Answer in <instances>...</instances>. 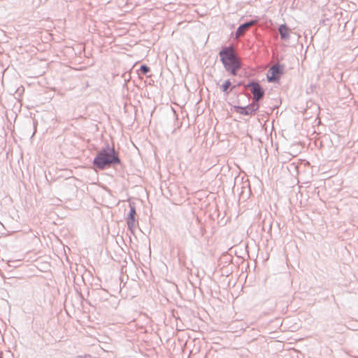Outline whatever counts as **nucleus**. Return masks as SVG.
Here are the masks:
<instances>
[{
  "instance_id": "obj_1",
  "label": "nucleus",
  "mask_w": 358,
  "mask_h": 358,
  "mask_svg": "<svg viewBox=\"0 0 358 358\" xmlns=\"http://www.w3.org/2000/svg\"><path fill=\"white\" fill-rule=\"evenodd\" d=\"M120 164L119 152L108 143H106L104 147L97 152L92 162L94 169L101 171L115 167Z\"/></svg>"
},
{
  "instance_id": "obj_2",
  "label": "nucleus",
  "mask_w": 358,
  "mask_h": 358,
  "mask_svg": "<svg viewBox=\"0 0 358 358\" xmlns=\"http://www.w3.org/2000/svg\"><path fill=\"white\" fill-rule=\"evenodd\" d=\"M219 56L225 70L231 76H237L238 71L242 68L243 64L234 46L222 47L219 52Z\"/></svg>"
},
{
  "instance_id": "obj_3",
  "label": "nucleus",
  "mask_w": 358,
  "mask_h": 358,
  "mask_svg": "<svg viewBox=\"0 0 358 358\" xmlns=\"http://www.w3.org/2000/svg\"><path fill=\"white\" fill-rule=\"evenodd\" d=\"M245 89L250 90L252 94V101L257 103H259L264 95L265 91L259 83L255 80H250L246 85H244Z\"/></svg>"
},
{
  "instance_id": "obj_4",
  "label": "nucleus",
  "mask_w": 358,
  "mask_h": 358,
  "mask_svg": "<svg viewBox=\"0 0 358 358\" xmlns=\"http://www.w3.org/2000/svg\"><path fill=\"white\" fill-rule=\"evenodd\" d=\"M284 65L279 63L273 65L266 74L268 82L278 83L281 76L284 73Z\"/></svg>"
},
{
  "instance_id": "obj_5",
  "label": "nucleus",
  "mask_w": 358,
  "mask_h": 358,
  "mask_svg": "<svg viewBox=\"0 0 358 358\" xmlns=\"http://www.w3.org/2000/svg\"><path fill=\"white\" fill-rule=\"evenodd\" d=\"M129 212L127 217V224L128 230L132 234H134V228L136 227V224H138V220H136V210L134 202L129 201Z\"/></svg>"
},
{
  "instance_id": "obj_6",
  "label": "nucleus",
  "mask_w": 358,
  "mask_h": 358,
  "mask_svg": "<svg viewBox=\"0 0 358 358\" xmlns=\"http://www.w3.org/2000/svg\"><path fill=\"white\" fill-rule=\"evenodd\" d=\"M259 103L255 102L252 100L251 103L246 106H235L234 110L243 115H252L259 108Z\"/></svg>"
},
{
  "instance_id": "obj_7",
  "label": "nucleus",
  "mask_w": 358,
  "mask_h": 358,
  "mask_svg": "<svg viewBox=\"0 0 358 358\" xmlns=\"http://www.w3.org/2000/svg\"><path fill=\"white\" fill-rule=\"evenodd\" d=\"M256 23L257 20H251L240 24L235 33L236 38H240L243 36L246 31Z\"/></svg>"
},
{
  "instance_id": "obj_8",
  "label": "nucleus",
  "mask_w": 358,
  "mask_h": 358,
  "mask_svg": "<svg viewBox=\"0 0 358 358\" xmlns=\"http://www.w3.org/2000/svg\"><path fill=\"white\" fill-rule=\"evenodd\" d=\"M278 31L282 40L287 41L289 39L291 30L286 24L280 25L278 27Z\"/></svg>"
},
{
  "instance_id": "obj_9",
  "label": "nucleus",
  "mask_w": 358,
  "mask_h": 358,
  "mask_svg": "<svg viewBox=\"0 0 358 358\" xmlns=\"http://www.w3.org/2000/svg\"><path fill=\"white\" fill-rule=\"evenodd\" d=\"M236 85H231L230 80L227 79L224 82L220 87L224 95L228 96L230 92L236 88Z\"/></svg>"
},
{
  "instance_id": "obj_10",
  "label": "nucleus",
  "mask_w": 358,
  "mask_h": 358,
  "mask_svg": "<svg viewBox=\"0 0 358 358\" xmlns=\"http://www.w3.org/2000/svg\"><path fill=\"white\" fill-rule=\"evenodd\" d=\"M139 71H140V73H141L142 75H146V74H148V73L150 71V67H149V66H148L147 65H145V64H142V65L140 66Z\"/></svg>"
},
{
  "instance_id": "obj_11",
  "label": "nucleus",
  "mask_w": 358,
  "mask_h": 358,
  "mask_svg": "<svg viewBox=\"0 0 358 358\" xmlns=\"http://www.w3.org/2000/svg\"><path fill=\"white\" fill-rule=\"evenodd\" d=\"M204 232H205V229L203 227H200L201 236H203Z\"/></svg>"
},
{
  "instance_id": "obj_12",
  "label": "nucleus",
  "mask_w": 358,
  "mask_h": 358,
  "mask_svg": "<svg viewBox=\"0 0 358 358\" xmlns=\"http://www.w3.org/2000/svg\"><path fill=\"white\" fill-rule=\"evenodd\" d=\"M97 294H106V292L105 290L103 289H99L97 292H96Z\"/></svg>"
},
{
  "instance_id": "obj_13",
  "label": "nucleus",
  "mask_w": 358,
  "mask_h": 358,
  "mask_svg": "<svg viewBox=\"0 0 358 358\" xmlns=\"http://www.w3.org/2000/svg\"><path fill=\"white\" fill-rule=\"evenodd\" d=\"M242 84H243V83H242V82H240V83H238V85H238V86H240V85H241Z\"/></svg>"
}]
</instances>
